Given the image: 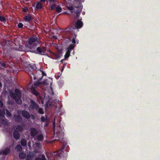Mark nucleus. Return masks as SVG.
Returning <instances> with one entry per match:
<instances>
[{
    "mask_svg": "<svg viewBox=\"0 0 160 160\" xmlns=\"http://www.w3.org/2000/svg\"><path fill=\"white\" fill-rule=\"evenodd\" d=\"M15 93L12 92H10V97L14 99L18 104H21L22 103L21 99V94L20 91L18 89H16Z\"/></svg>",
    "mask_w": 160,
    "mask_h": 160,
    "instance_id": "1",
    "label": "nucleus"
},
{
    "mask_svg": "<svg viewBox=\"0 0 160 160\" xmlns=\"http://www.w3.org/2000/svg\"><path fill=\"white\" fill-rule=\"evenodd\" d=\"M38 43V39L37 37H32L30 38L28 42L29 47L31 48L36 47Z\"/></svg>",
    "mask_w": 160,
    "mask_h": 160,
    "instance_id": "2",
    "label": "nucleus"
},
{
    "mask_svg": "<svg viewBox=\"0 0 160 160\" xmlns=\"http://www.w3.org/2000/svg\"><path fill=\"white\" fill-rule=\"evenodd\" d=\"M68 9L70 10L72 12H80L81 11L82 6L80 5L76 6H69L67 7Z\"/></svg>",
    "mask_w": 160,
    "mask_h": 160,
    "instance_id": "3",
    "label": "nucleus"
},
{
    "mask_svg": "<svg viewBox=\"0 0 160 160\" xmlns=\"http://www.w3.org/2000/svg\"><path fill=\"white\" fill-rule=\"evenodd\" d=\"M39 108V105L38 104L33 100H30V104L29 107V110L33 109L37 110Z\"/></svg>",
    "mask_w": 160,
    "mask_h": 160,
    "instance_id": "4",
    "label": "nucleus"
},
{
    "mask_svg": "<svg viewBox=\"0 0 160 160\" xmlns=\"http://www.w3.org/2000/svg\"><path fill=\"white\" fill-rule=\"evenodd\" d=\"M58 131H56L57 136L59 139L62 140L64 136V132L60 126L58 127Z\"/></svg>",
    "mask_w": 160,
    "mask_h": 160,
    "instance_id": "5",
    "label": "nucleus"
},
{
    "mask_svg": "<svg viewBox=\"0 0 160 160\" xmlns=\"http://www.w3.org/2000/svg\"><path fill=\"white\" fill-rule=\"evenodd\" d=\"M74 47V45L73 44H71L69 46V47L67 48V52L64 56V59L66 58H68L69 57L71 50L73 49Z\"/></svg>",
    "mask_w": 160,
    "mask_h": 160,
    "instance_id": "6",
    "label": "nucleus"
},
{
    "mask_svg": "<svg viewBox=\"0 0 160 160\" xmlns=\"http://www.w3.org/2000/svg\"><path fill=\"white\" fill-rule=\"evenodd\" d=\"M46 50V48L44 47H38L37 48V51L38 52V53L41 55H44V53L45 52Z\"/></svg>",
    "mask_w": 160,
    "mask_h": 160,
    "instance_id": "7",
    "label": "nucleus"
},
{
    "mask_svg": "<svg viewBox=\"0 0 160 160\" xmlns=\"http://www.w3.org/2000/svg\"><path fill=\"white\" fill-rule=\"evenodd\" d=\"M30 132L31 136L32 137V138L35 137L38 133L37 130L34 128H31Z\"/></svg>",
    "mask_w": 160,
    "mask_h": 160,
    "instance_id": "8",
    "label": "nucleus"
},
{
    "mask_svg": "<svg viewBox=\"0 0 160 160\" xmlns=\"http://www.w3.org/2000/svg\"><path fill=\"white\" fill-rule=\"evenodd\" d=\"M21 113L22 116L26 118L27 119L30 118V115L28 112L25 110L22 111L21 112Z\"/></svg>",
    "mask_w": 160,
    "mask_h": 160,
    "instance_id": "9",
    "label": "nucleus"
},
{
    "mask_svg": "<svg viewBox=\"0 0 160 160\" xmlns=\"http://www.w3.org/2000/svg\"><path fill=\"white\" fill-rule=\"evenodd\" d=\"M10 152V149L9 148H5L3 150L0 151V154L3 155H6L9 154Z\"/></svg>",
    "mask_w": 160,
    "mask_h": 160,
    "instance_id": "10",
    "label": "nucleus"
},
{
    "mask_svg": "<svg viewBox=\"0 0 160 160\" xmlns=\"http://www.w3.org/2000/svg\"><path fill=\"white\" fill-rule=\"evenodd\" d=\"M75 26L77 28H80L82 26L83 23L81 20H78L76 23Z\"/></svg>",
    "mask_w": 160,
    "mask_h": 160,
    "instance_id": "11",
    "label": "nucleus"
},
{
    "mask_svg": "<svg viewBox=\"0 0 160 160\" xmlns=\"http://www.w3.org/2000/svg\"><path fill=\"white\" fill-rule=\"evenodd\" d=\"M34 155L35 154L33 152H29L27 156L26 160H32Z\"/></svg>",
    "mask_w": 160,
    "mask_h": 160,
    "instance_id": "12",
    "label": "nucleus"
},
{
    "mask_svg": "<svg viewBox=\"0 0 160 160\" xmlns=\"http://www.w3.org/2000/svg\"><path fill=\"white\" fill-rule=\"evenodd\" d=\"M14 118L16 122H20L22 121V118L19 115H14Z\"/></svg>",
    "mask_w": 160,
    "mask_h": 160,
    "instance_id": "13",
    "label": "nucleus"
},
{
    "mask_svg": "<svg viewBox=\"0 0 160 160\" xmlns=\"http://www.w3.org/2000/svg\"><path fill=\"white\" fill-rule=\"evenodd\" d=\"M14 129L15 131L17 132L19 131L21 132L23 130V128L22 126H15L14 127Z\"/></svg>",
    "mask_w": 160,
    "mask_h": 160,
    "instance_id": "14",
    "label": "nucleus"
},
{
    "mask_svg": "<svg viewBox=\"0 0 160 160\" xmlns=\"http://www.w3.org/2000/svg\"><path fill=\"white\" fill-rule=\"evenodd\" d=\"M13 136L16 140L18 139L19 138V134L18 132L15 131L13 132Z\"/></svg>",
    "mask_w": 160,
    "mask_h": 160,
    "instance_id": "15",
    "label": "nucleus"
},
{
    "mask_svg": "<svg viewBox=\"0 0 160 160\" xmlns=\"http://www.w3.org/2000/svg\"><path fill=\"white\" fill-rule=\"evenodd\" d=\"M42 5L41 3L39 2H38L37 3L36 8L37 9H40L42 8Z\"/></svg>",
    "mask_w": 160,
    "mask_h": 160,
    "instance_id": "16",
    "label": "nucleus"
},
{
    "mask_svg": "<svg viewBox=\"0 0 160 160\" xmlns=\"http://www.w3.org/2000/svg\"><path fill=\"white\" fill-rule=\"evenodd\" d=\"M24 20L25 21H28V22H30L32 19V18L31 16L29 15L26 16L24 17Z\"/></svg>",
    "mask_w": 160,
    "mask_h": 160,
    "instance_id": "17",
    "label": "nucleus"
},
{
    "mask_svg": "<svg viewBox=\"0 0 160 160\" xmlns=\"http://www.w3.org/2000/svg\"><path fill=\"white\" fill-rule=\"evenodd\" d=\"M31 91L32 93L35 95L36 96H37L38 95V93L36 90L34 88H32L31 89Z\"/></svg>",
    "mask_w": 160,
    "mask_h": 160,
    "instance_id": "18",
    "label": "nucleus"
},
{
    "mask_svg": "<svg viewBox=\"0 0 160 160\" xmlns=\"http://www.w3.org/2000/svg\"><path fill=\"white\" fill-rule=\"evenodd\" d=\"M43 139V136L42 134H39L37 137V139L38 140L42 141Z\"/></svg>",
    "mask_w": 160,
    "mask_h": 160,
    "instance_id": "19",
    "label": "nucleus"
},
{
    "mask_svg": "<svg viewBox=\"0 0 160 160\" xmlns=\"http://www.w3.org/2000/svg\"><path fill=\"white\" fill-rule=\"evenodd\" d=\"M34 160H46L45 156L44 155H42L41 158L37 157L35 158Z\"/></svg>",
    "mask_w": 160,
    "mask_h": 160,
    "instance_id": "20",
    "label": "nucleus"
},
{
    "mask_svg": "<svg viewBox=\"0 0 160 160\" xmlns=\"http://www.w3.org/2000/svg\"><path fill=\"white\" fill-rule=\"evenodd\" d=\"M21 143L23 146H25L27 144V141L25 139H22L21 140Z\"/></svg>",
    "mask_w": 160,
    "mask_h": 160,
    "instance_id": "21",
    "label": "nucleus"
},
{
    "mask_svg": "<svg viewBox=\"0 0 160 160\" xmlns=\"http://www.w3.org/2000/svg\"><path fill=\"white\" fill-rule=\"evenodd\" d=\"M15 149L18 151H20L22 150V147L20 145H18L17 146L15 147Z\"/></svg>",
    "mask_w": 160,
    "mask_h": 160,
    "instance_id": "22",
    "label": "nucleus"
},
{
    "mask_svg": "<svg viewBox=\"0 0 160 160\" xmlns=\"http://www.w3.org/2000/svg\"><path fill=\"white\" fill-rule=\"evenodd\" d=\"M34 145L38 149L41 148V144L39 143H35Z\"/></svg>",
    "mask_w": 160,
    "mask_h": 160,
    "instance_id": "23",
    "label": "nucleus"
},
{
    "mask_svg": "<svg viewBox=\"0 0 160 160\" xmlns=\"http://www.w3.org/2000/svg\"><path fill=\"white\" fill-rule=\"evenodd\" d=\"M5 113V110H3V111H2L0 109V116L2 118L4 117V114Z\"/></svg>",
    "mask_w": 160,
    "mask_h": 160,
    "instance_id": "24",
    "label": "nucleus"
},
{
    "mask_svg": "<svg viewBox=\"0 0 160 160\" xmlns=\"http://www.w3.org/2000/svg\"><path fill=\"white\" fill-rule=\"evenodd\" d=\"M19 157L22 159H24L25 157V155L23 153L21 152L19 154Z\"/></svg>",
    "mask_w": 160,
    "mask_h": 160,
    "instance_id": "25",
    "label": "nucleus"
},
{
    "mask_svg": "<svg viewBox=\"0 0 160 160\" xmlns=\"http://www.w3.org/2000/svg\"><path fill=\"white\" fill-rule=\"evenodd\" d=\"M56 4H53L49 6V7L51 8V10H52L56 8Z\"/></svg>",
    "mask_w": 160,
    "mask_h": 160,
    "instance_id": "26",
    "label": "nucleus"
},
{
    "mask_svg": "<svg viewBox=\"0 0 160 160\" xmlns=\"http://www.w3.org/2000/svg\"><path fill=\"white\" fill-rule=\"evenodd\" d=\"M56 8V11L58 13L62 11V9L60 7H57Z\"/></svg>",
    "mask_w": 160,
    "mask_h": 160,
    "instance_id": "27",
    "label": "nucleus"
},
{
    "mask_svg": "<svg viewBox=\"0 0 160 160\" xmlns=\"http://www.w3.org/2000/svg\"><path fill=\"white\" fill-rule=\"evenodd\" d=\"M6 21V18L3 16H0V21L4 22Z\"/></svg>",
    "mask_w": 160,
    "mask_h": 160,
    "instance_id": "28",
    "label": "nucleus"
},
{
    "mask_svg": "<svg viewBox=\"0 0 160 160\" xmlns=\"http://www.w3.org/2000/svg\"><path fill=\"white\" fill-rule=\"evenodd\" d=\"M38 112L39 113L41 114H43L44 113L43 109L41 108H40L38 109Z\"/></svg>",
    "mask_w": 160,
    "mask_h": 160,
    "instance_id": "29",
    "label": "nucleus"
},
{
    "mask_svg": "<svg viewBox=\"0 0 160 160\" xmlns=\"http://www.w3.org/2000/svg\"><path fill=\"white\" fill-rule=\"evenodd\" d=\"M6 115L7 117H11L12 116V114L8 110H6Z\"/></svg>",
    "mask_w": 160,
    "mask_h": 160,
    "instance_id": "30",
    "label": "nucleus"
},
{
    "mask_svg": "<svg viewBox=\"0 0 160 160\" xmlns=\"http://www.w3.org/2000/svg\"><path fill=\"white\" fill-rule=\"evenodd\" d=\"M1 122L3 124L5 125H7L8 124V122L6 120H4L3 119L2 121Z\"/></svg>",
    "mask_w": 160,
    "mask_h": 160,
    "instance_id": "31",
    "label": "nucleus"
},
{
    "mask_svg": "<svg viewBox=\"0 0 160 160\" xmlns=\"http://www.w3.org/2000/svg\"><path fill=\"white\" fill-rule=\"evenodd\" d=\"M18 27L19 28H21L23 26V24L21 22H19L18 25Z\"/></svg>",
    "mask_w": 160,
    "mask_h": 160,
    "instance_id": "32",
    "label": "nucleus"
},
{
    "mask_svg": "<svg viewBox=\"0 0 160 160\" xmlns=\"http://www.w3.org/2000/svg\"><path fill=\"white\" fill-rule=\"evenodd\" d=\"M72 43L73 44H74L76 43V41H75V38H72Z\"/></svg>",
    "mask_w": 160,
    "mask_h": 160,
    "instance_id": "33",
    "label": "nucleus"
},
{
    "mask_svg": "<svg viewBox=\"0 0 160 160\" xmlns=\"http://www.w3.org/2000/svg\"><path fill=\"white\" fill-rule=\"evenodd\" d=\"M28 8L26 7H25L23 9V11L24 12H26L28 10Z\"/></svg>",
    "mask_w": 160,
    "mask_h": 160,
    "instance_id": "34",
    "label": "nucleus"
},
{
    "mask_svg": "<svg viewBox=\"0 0 160 160\" xmlns=\"http://www.w3.org/2000/svg\"><path fill=\"white\" fill-rule=\"evenodd\" d=\"M3 106V104L2 102L0 101V108H2Z\"/></svg>",
    "mask_w": 160,
    "mask_h": 160,
    "instance_id": "35",
    "label": "nucleus"
},
{
    "mask_svg": "<svg viewBox=\"0 0 160 160\" xmlns=\"http://www.w3.org/2000/svg\"><path fill=\"white\" fill-rule=\"evenodd\" d=\"M53 129H54V133L55 132V121H54V122L53 123Z\"/></svg>",
    "mask_w": 160,
    "mask_h": 160,
    "instance_id": "36",
    "label": "nucleus"
},
{
    "mask_svg": "<svg viewBox=\"0 0 160 160\" xmlns=\"http://www.w3.org/2000/svg\"><path fill=\"white\" fill-rule=\"evenodd\" d=\"M50 2H55L56 0H48Z\"/></svg>",
    "mask_w": 160,
    "mask_h": 160,
    "instance_id": "37",
    "label": "nucleus"
},
{
    "mask_svg": "<svg viewBox=\"0 0 160 160\" xmlns=\"http://www.w3.org/2000/svg\"><path fill=\"white\" fill-rule=\"evenodd\" d=\"M30 116H31V118L32 119H34L35 118V117L32 114Z\"/></svg>",
    "mask_w": 160,
    "mask_h": 160,
    "instance_id": "38",
    "label": "nucleus"
},
{
    "mask_svg": "<svg viewBox=\"0 0 160 160\" xmlns=\"http://www.w3.org/2000/svg\"><path fill=\"white\" fill-rule=\"evenodd\" d=\"M75 13H76V17L77 18H78L79 16V14L80 12H76Z\"/></svg>",
    "mask_w": 160,
    "mask_h": 160,
    "instance_id": "39",
    "label": "nucleus"
},
{
    "mask_svg": "<svg viewBox=\"0 0 160 160\" xmlns=\"http://www.w3.org/2000/svg\"><path fill=\"white\" fill-rule=\"evenodd\" d=\"M34 152L36 153L40 152V151L39 150H34Z\"/></svg>",
    "mask_w": 160,
    "mask_h": 160,
    "instance_id": "40",
    "label": "nucleus"
},
{
    "mask_svg": "<svg viewBox=\"0 0 160 160\" xmlns=\"http://www.w3.org/2000/svg\"><path fill=\"white\" fill-rule=\"evenodd\" d=\"M31 142L29 141L28 143V147H29V148H30L31 147Z\"/></svg>",
    "mask_w": 160,
    "mask_h": 160,
    "instance_id": "41",
    "label": "nucleus"
},
{
    "mask_svg": "<svg viewBox=\"0 0 160 160\" xmlns=\"http://www.w3.org/2000/svg\"><path fill=\"white\" fill-rule=\"evenodd\" d=\"M1 65L3 67H5V64L4 63H2Z\"/></svg>",
    "mask_w": 160,
    "mask_h": 160,
    "instance_id": "42",
    "label": "nucleus"
},
{
    "mask_svg": "<svg viewBox=\"0 0 160 160\" xmlns=\"http://www.w3.org/2000/svg\"><path fill=\"white\" fill-rule=\"evenodd\" d=\"M46 0H40L41 2H44Z\"/></svg>",
    "mask_w": 160,
    "mask_h": 160,
    "instance_id": "43",
    "label": "nucleus"
},
{
    "mask_svg": "<svg viewBox=\"0 0 160 160\" xmlns=\"http://www.w3.org/2000/svg\"><path fill=\"white\" fill-rule=\"evenodd\" d=\"M53 38L55 39H57V37H56V36H53Z\"/></svg>",
    "mask_w": 160,
    "mask_h": 160,
    "instance_id": "44",
    "label": "nucleus"
},
{
    "mask_svg": "<svg viewBox=\"0 0 160 160\" xmlns=\"http://www.w3.org/2000/svg\"><path fill=\"white\" fill-rule=\"evenodd\" d=\"M2 87V85L1 82H0V88Z\"/></svg>",
    "mask_w": 160,
    "mask_h": 160,
    "instance_id": "45",
    "label": "nucleus"
},
{
    "mask_svg": "<svg viewBox=\"0 0 160 160\" xmlns=\"http://www.w3.org/2000/svg\"><path fill=\"white\" fill-rule=\"evenodd\" d=\"M64 60V59H63V60H61V62H62V63L63 62V61Z\"/></svg>",
    "mask_w": 160,
    "mask_h": 160,
    "instance_id": "46",
    "label": "nucleus"
},
{
    "mask_svg": "<svg viewBox=\"0 0 160 160\" xmlns=\"http://www.w3.org/2000/svg\"><path fill=\"white\" fill-rule=\"evenodd\" d=\"M44 83V82H43V83H42V84H43V83Z\"/></svg>",
    "mask_w": 160,
    "mask_h": 160,
    "instance_id": "47",
    "label": "nucleus"
}]
</instances>
